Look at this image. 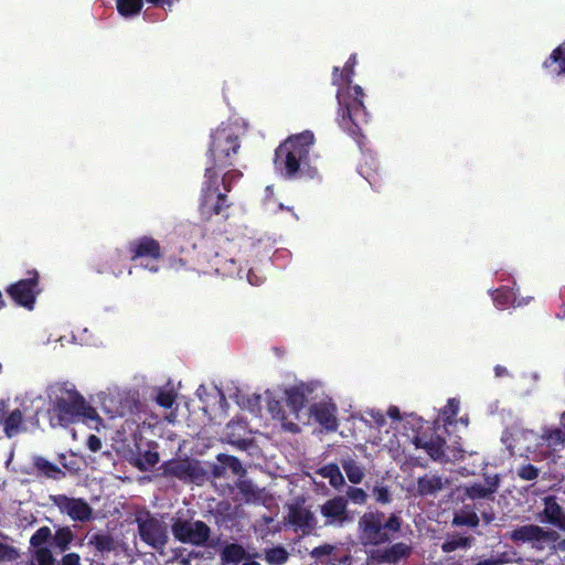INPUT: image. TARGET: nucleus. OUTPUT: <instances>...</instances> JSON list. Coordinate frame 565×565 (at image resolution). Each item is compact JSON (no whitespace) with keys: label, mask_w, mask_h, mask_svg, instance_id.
<instances>
[{"label":"nucleus","mask_w":565,"mask_h":565,"mask_svg":"<svg viewBox=\"0 0 565 565\" xmlns=\"http://www.w3.org/2000/svg\"><path fill=\"white\" fill-rule=\"evenodd\" d=\"M289 553L284 546H275L265 550V561L269 565H282L288 561Z\"/></svg>","instance_id":"2f4dec72"},{"label":"nucleus","mask_w":565,"mask_h":565,"mask_svg":"<svg viewBox=\"0 0 565 565\" xmlns=\"http://www.w3.org/2000/svg\"><path fill=\"white\" fill-rule=\"evenodd\" d=\"M347 499L355 504H364L367 498L366 492L361 488L350 487L347 490Z\"/></svg>","instance_id":"37998d69"},{"label":"nucleus","mask_w":565,"mask_h":565,"mask_svg":"<svg viewBox=\"0 0 565 565\" xmlns=\"http://www.w3.org/2000/svg\"><path fill=\"white\" fill-rule=\"evenodd\" d=\"M140 539L152 548L160 551L168 542L166 523L149 512L139 513L136 518Z\"/></svg>","instance_id":"423d86ee"},{"label":"nucleus","mask_w":565,"mask_h":565,"mask_svg":"<svg viewBox=\"0 0 565 565\" xmlns=\"http://www.w3.org/2000/svg\"><path fill=\"white\" fill-rule=\"evenodd\" d=\"M491 296L494 306L500 310L507 309L509 306L520 307L526 303L524 300H516L514 292L505 287L495 289Z\"/></svg>","instance_id":"412c9836"},{"label":"nucleus","mask_w":565,"mask_h":565,"mask_svg":"<svg viewBox=\"0 0 565 565\" xmlns=\"http://www.w3.org/2000/svg\"><path fill=\"white\" fill-rule=\"evenodd\" d=\"M497 488V480L490 482L489 486H484L482 483H473L466 488V494L473 500L489 498L495 492Z\"/></svg>","instance_id":"bb28decb"},{"label":"nucleus","mask_w":565,"mask_h":565,"mask_svg":"<svg viewBox=\"0 0 565 565\" xmlns=\"http://www.w3.org/2000/svg\"><path fill=\"white\" fill-rule=\"evenodd\" d=\"M494 373H495V376L497 377H502V376H507L509 374L507 367L504 366H501V365H497L494 367Z\"/></svg>","instance_id":"13d9d810"},{"label":"nucleus","mask_w":565,"mask_h":565,"mask_svg":"<svg viewBox=\"0 0 565 565\" xmlns=\"http://www.w3.org/2000/svg\"><path fill=\"white\" fill-rule=\"evenodd\" d=\"M460 403L457 398H449L447 405L440 411V417L445 425H450L459 412Z\"/></svg>","instance_id":"c9c22d12"},{"label":"nucleus","mask_w":565,"mask_h":565,"mask_svg":"<svg viewBox=\"0 0 565 565\" xmlns=\"http://www.w3.org/2000/svg\"><path fill=\"white\" fill-rule=\"evenodd\" d=\"M274 194V191H273V188L271 186H267L266 188V200L270 199Z\"/></svg>","instance_id":"052dcab7"},{"label":"nucleus","mask_w":565,"mask_h":565,"mask_svg":"<svg viewBox=\"0 0 565 565\" xmlns=\"http://www.w3.org/2000/svg\"><path fill=\"white\" fill-rule=\"evenodd\" d=\"M356 64V55L352 54L345 63L343 71L339 74V67L333 68V85L351 84L354 75V66Z\"/></svg>","instance_id":"b1692460"},{"label":"nucleus","mask_w":565,"mask_h":565,"mask_svg":"<svg viewBox=\"0 0 565 565\" xmlns=\"http://www.w3.org/2000/svg\"><path fill=\"white\" fill-rule=\"evenodd\" d=\"M409 554V547L404 543H396L383 551L372 553V558L377 563H395Z\"/></svg>","instance_id":"f3484780"},{"label":"nucleus","mask_w":565,"mask_h":565,"mask_svg":"<svg viewBox=\"0 0 565 565\" xmlns=\"http://www.w3.org/2000/svg\"><path fill=\"white\" fill-rule=\"evenodd\" d=\"M286 395L287 406L289 407L295 418L299 419V413L302 411L306 403L305 394L298 388H290L286 392Z\"/></svg>","instance_id":"a878e982"},{"label":"nucleus","mask_w":565,"mask_h":565,"mask_svg":"<svg viewBox=\"0 0 565 565\" xmlns=\"http://www.w3.org/2000/svg\"><path fill=\"white\" fill-rule=\"evenodd\" d=\"M459 422L465 425V426H468V423H469V419L467 416H463V417H460Z\"/></svg>","instance_id":"0e129e2a"},{"label":"nucleus","mask_w":565,"mask_h":565,"mask_svg":"<svg viewBox=\"0 0 565 565\" xmlns=\"http://www.w3.org/2000/svg\"><path fill=\"white\" fill-rule=\"evenodd\" d=\"M88 544L93 546L98 552H109L113 548V540L110 536L106 534H95L93 535Z\"/></svg>","instance_id":"4c0bfd02"},{"label":"nucleus","mask_w":565,"mask_h":565,"mask_svg":"<svg viewBox=\"0 0 565 565\" xmlns=\"http://www.w3.org/2000/svg\"><path fill=\"white\" fill-rule=\"evenodd\" d=\"M19 557V552L15 547L0 542V562H12Z\"/></svg>","instance_id":"c03bdc74"},{"label":"nucleus","mask_w":565,"mask_h":565,"mask_svg":"<svg viewBox=\"0 0 565 565\" xmlns=\"http://www.w3.org/2000/svg\"><path fill=\"white\" fill-rule=\"evenodd\" d=\"M320 513L324 518L326 526H343L347 522L351 521L348 511V499L338 495L327 500L320 505Z\"/></svg>","instance_id":"ddd939ff"},{"label":"nucleus","mask_w":565,"mask_h":565,"mask_svg":"<svg viewBox=\"0 0 565 565\" xmlns=\"http://www.w3.org/2000/svg\"><path fill=\"white\" fill-rule=\"evenodd\" d=\"M156 402L164 408H170L175 402V393L172 388H160L157 393Z\"/></svg>","instance_id":"ea45409f"},{"label":"nucleus","mask_w":565,"mask_h":565,"mask_svg":"<svg viewBox=\"0 0 565 565\" xmlns=\"http://www.w3.org/2000/svg\"><path fill=\"white\" fill-rule=\"evenodd\" d=\"M23 413L17 408L9 415L4 416V402H0V420L3 425L4 434L7 437L12 438L23 429Z\"/></svg>","instance_id":"dca6fc26"},{"label":"nucleus","mask_w":565,"mask_h":565,"mask_svg":"<svg viewBox=\"0 0 565 565\" xmlns=\"http://www.w3.org/2000/svg\"><path fill=\"white\" fill-rule=\"evenodd\" d=\"M288 522L303 534H309L317 524L315 514L302 503H295L289 508Z\"/></svg>","instance_id":"4468645a"},{"label":"nucleus","mask_w":565,"mask_h":565,"mask_svg":"<svg viewBox=\"0 0 565 565\" xmlns=\"http://www.w3.org/2000/svg\"><path fill=\"white\" fill-rule=\"evenodd\" d=\"M173 536L182 542L196 546L204 545L210 537V527L202 521H186L177 519L172 526Z\"/></svg>","instance_id":"0eeeda50"},{"label":"nucleus","mask_w":565,"mask_h":565,"mask_svg":"<svg viewBox=\"0 0 565 565\" xmlns=\"http://www.w3.org/2000/svg\"><path fill=\"white\" fill-rule=\"evenodd\" d=\"M243 177V172L236 169L226 171L222 177V184L224 189V193L226 195V192L231 191L232 184L238 181ZM227 207L226 201L223 204V210Z\"/></svg>","instance_id":"58836bf2"},{"label":"nucleus","mask_w":565,"mask_h":565,"mask_svg":"<svg viewBox=\"0 0 565 565\" xmlns=\"http://www.w3.org/2000/svg\"><path fill=\"white\" fill-rule=\"evenodd\" d=\"M497 564H498V562L497 561H492V559L484 561V563H483V565H497Z\"/></svg>","instance_id":"69168bd1"},{"label":"nucleus","mask_w":565,"mask_h":565,"mask_svg":"<svg viewBox=\"0 0 565 565\" xmlns=\"http://www.w3.org/2000/svg\"><path fill=\"white\" fill-rule=\"evenodd\" d=\"M26 279L11 285L8 288L10 297L19 305L29 310L33 309L36 295L40 292L38 289V273L33 271Z\"/></svg>","instance_id":"9b49d317"},{"label":"nucleus","mask_w":565,"mask_h":565,"mask_svg":"<svg viewBox=\"0 0 565 565\" xmlns=\"http://www.w3.org/2000/svg\"><path fill=\"white\" fill-rule=\"evenodd\" d=\"M334 551V546L331 545V544H323V545H320L318 547H315L312 551H311V556L313 558H321L323 556H328V555H331Z\"/></svg>","instance_id":"49530a36"},{"label":"nucleus","mask_w":565,"mask_h":565,"mask_svg":"<svg viewBox=\"0 0 565 565\" xmlns=\"http://www.w3.org/2000/svg\"><path fill=\"white\" fill-rule=\"evenodd\" d=\"M159 462V454L156 450L148 449L140 451L137 456L136 463L140 470L147 471Z\"/></svg>","instance_id":"473e14b6"},{"label":"nucleus","mask_w":565,"mask_h":565,"mask_svg":"<svg viewBox=\"0 0 565 565\" xmlns=\"http://www.w3.org/2000/svg\"><path fill=\"white\" fill-rule=\"evenodd\" d=\"M226 463L235 473H239L242 471V465L237 458L227 456Z\"/></svg>","instance_id":"5fc2aeb1"},{"label":"nucleus","mask_w":565,"mask_h":565,"mask_svg":"<svg viewBox=\"0 0 565 565\" xmlns=\"http://www.w3.org/2000/svg\"><path fill=\"white\" fill-rule=\"evenodd\" d=\"M50 500L62 514L67 515L73 521L86 522L93 516V509L84 499L54 494L50 497Z\"/></svg>","instance_id":"6e6552de"},{"label":"nucleus","mask_w":565,"mask_h":565,"mask_svg":"<svg viewBox=\"0 0 565 565\" xmlns=\"http://www.w3.org/2000/svg\"><path fill=\"white\" fill-rule=\"evenodd\" d=\"M250 557L248 556L247 559H245L246 562L243 563L242 565H260L259 563L255 562V561H250L249 559Z\"/></svg>","instance_id":"680f3d73"},{"label":"nucleus","mask_w":565,"mask_h":565,"mask_svg":"<svg viewBox=\"0 0 565 565\" xmlns=\"http://www.w3.org/2000/svg\"><path fill=\"white\" fill-rule=\"evenodd\" d=\"M58 565H82L81 556L77 553L65 554Z\"/></svg>","instance_id":"09e8293b"},{"label":"nucleus","mask_w":565,"mask_h":565,"mask_svg":"<svg viewBox=\"0 0 565 565\" xmlns=\"http://www.w3.org/2000/svg\"><path fill=\"white\" fill-rule=\"evenodd\" d=\"M446 481L435 475H425L417 481V488L420 495H430L440 491L445 487Z\"/></svg>","instance_id":"4be33fe9"},{"label":"nucleus","mask_w":565,"mask_h":565,"mask_svg":"<svg viewBox=\"0 0 565 565\" xmlns=\"http://www.w3.org/2000/svg\"><path fill=\"white\" fill-rule=\"evenodd\" d=\"M318 473L324 478L328 479L330 484L334 488H339L344 484V478L342 476V472L340 468L334 465H327L319 469Z\"/></svg>","instance_id":"cd10ccee"},{"label":"nucleus","mask_w":565,"mask_h":565,"mask_svg":"<svg viewBox=\"0 0 565 565\" xmlns=\"http://www.w3.org/2000/svg\"><path fill=\"white\" fill-rule=\"evenodd\" d=\"M290 256L289 252L288 250H277L275 254H274V262L277 263L280 258L281 259H285V258H288Z\"/></svg>","instance_id":"4d7b16f0"},{"label":"nucleus","mask_w":565,"mask_h":565,"mask_svg":"<svg viewBox=\"0 0 565 565\" xmlns=\"http://www.w3.org/2000/svg\"><path fill=\"white\" fill-rule=\"evenodd\" d=\"M543 437L547 440L550 446L562 445L565 440V435L559 428L546 430Z\"/></svg>","instance_id":"79ce46f5"},{"label":"nucleus","mask_w":565,"mask_h":565,"mask_svg":"<svg viewBox=\"0 0 565 565\" xmlns=\"http://www.w3.org/2000/svg\"><path fill=\"white\" fill-rule=\"evenodd\" d=\"M374 495L377 502L387 503L391 500L390 491L385 487H376Z\"/></svg>","instance_id":"de8ad7c7"},{"label":"nucleus","mask_w":565,"mask_h":565,"mask_svg":"<svg viewBox=\"0 0 565 565\" xmlns=\"http://www.w3.org/2000/svg\"><path fill=\"white\" fill-rule=\"evenodd\" d=\"M367 414L379 427L385 424V416L380 411L371 409Z\"/></svg>","instance_id":"603ef678"},{"label":"nucleus","mask_w":565,"mask_h":565,"mask_svg":"<svg viewBox=\"0 0 565 565\" xmlns=\"http://www.w3.org/2000/svg\"><path fill=\"white\" fill-rule=\"evenodd\" d=\"M139 425L135 420L126 419L118 430V439L122 443L136 441Z\"/></svg>","instance_id":"72a5a7b5"},{"label":"nucleus","mask_w":565,"mask_h":565,"mask_svg":"<svg viewBox=\"0 0 565 565\" xmlns=\"http://www.w3.org/2000/svg\"><path fill=\"white\" fill-rule=\"evenodd\" d=\"M544 516L559 530H565V513L553 498L545 499Z\"/></svg>","instance_id":"aec40b11"},{"label":"nucleus","mask_w":565,"mask_h":565,"mask_svg":"<svg viewBox=\"0 0 565 565\" xmlns=\"http://www.w3.org/2000/svg\"><path fill=\"white\" fill-rule=\"evenodd\" d=\"M471 541L472 540L469 537H463V536L455 537V539L446 541L443 544V550L445 552H452V551H456L457 548L469 547L471 545Z\"/></svg>","instance_id":"a19ab883"},{"label":"nucleus","mask_w":565,"mask_h":565,"mask_svg":"<svg viewBox=\"0 0 565 565\" xmlns=\"http://www.w3.org/2000/svg\"><path fill=\"white\" fill-rule=\"evenodd\" d=\"M54 545L61 551L65 552L68 550L71 543L74 540V533L68 526L58 527L54 535H52Z\"/></svg>","instance_id":"c756f323"},{"label":"nucleus","mask_w":565,"mask_h":565,"mask_svg":"<svg viewBox=\"0 0 565 565\" xmlns=\"http://www.w3.org/2000/svg\"><path fill=\"white\" fill-rule=\"evenodd\" d=\"M243 134L244 128L237 122H223L211 132L207 156L212 166L205 169V182L200 204L201 214L206 218L223 211L225 194H222L216 184V169L226 168L233 163L241 148L239 138Z\"/></svg>","instance_id":"f257e3e1"},{"label":"nucleus","mask_w":565,"mask_h":565,"mask_svg":"<svg viewBox=\"0 0 565 565\" xmlns=\"http://www.w3.org/2000/svg\"><path fill=\"white\" fill-rule=\"evenodd\" d=\"M130 252L132 259H147V263H141L146 269L156 273L159 270L158 260L161 256L160 245L157 241L150 237H141L130 244Z\"/></svg>","instance_id":"1a4fd4ad"},{"label":"nucleus","mask_w":565,"mask_h":565,"mask_svg":"<svg viewBox=\"0 0 565 565\" xmlns=\"http://www.w3.org/2000/svg\"><path fill=\"white\" fill-rule=\"evenodd\" d=\"M416 446L425 449L434 460H444L445 458V440L440 437L430 438L428 441L416 438Z\"/></svg>","instance_id":"5701e85b"},{"label":"nucleus","mask_w":565,"mask_h":565,"mask_svg":"<svg viewBox=\"0 0 565 565\" xmlns=\"http://www.w3.org/2000/svg\"><path fill=\"white\" fill-rule=\"evenodd\" d=\"M341 463L350 482L356 484L363 480L364 470L355 460L344 459Z\"/></svg>","instance_id":"7c9ffc66"},{"label":"nucleus","mask_w":565,"mask_h":565,"mask_svg":"<svg viewBox=\"0 0 565 565\" xmlns=\"http://www.w3.org/2000/svg\"><path fill=\"white\" fill-rule=\"evenodd\" d=\"M387 416L392 418L393 420H399L402 419V416L399 414V409L396 406H391L387 411Z\"/></svg>","instance_id":"6e6d98bb"},{"label":"nucleus","mask_w":565,"mask_h":565,"mask_svg":"<svg viewBox=\"0 0 565 565\" xmlns=\"http://www.w3.org/2000/svg\"><path fill=\"white\" fill-rule=\"evenodd\" d=\"M33 466L40 476L50 479L60 480L65 476V472L58 466L41 456L33 457Z\"/></svg>","instance_id":"6ab92c4d"},{"label":"nucleus","mask_w":565,"mask_h":565,"mask_svg":"<svg viewBox=\"0 0 565 565\" xmlns=\"http://www.w3.org/2000/svg\"><path fill=\"white\" fill-rule=\"evenodd\" d=\"M519 477L523 480H534L539 476V470L532 465L522 466L518 472Z\"/></svg>","instance_id":"a18cd8bd"},{"label":"nucleus","mask_w":565,"mask_h":565,"mask_svg":"<svg viewBox=\"0 0 565 565\" xmlns=\"http://www.w3.org/2000/svg\"><path fill=\"white\" fill-rule=\"evenodd\" d=\"M118 13L124 18L137 15L143 6L142 0H116Z\"/></svg>","instance_id":"c85d7f7f"},{"label":"nucleus","mask_w":565,"mask_h":565,"mask_svg":"<svg viewBox=\"0 0 565 565\" xmlns=\"http://www.w3.org/2000/svg\"><path fill=\"white\" fill-rule=\"evenodd\" d=\"M402 525L401 518L396 514L386 516L383 512H366L358 523L359 540L364 546H376L394 539Z\"/></svg>","instance_id":"39448f33"},{"label":"nucleus","mask_w":565,"mask_h":565,"mask_svg":"<svg viewBox=\"0 0 565 565\" xmlns=\"http://www.w3.org/2000/svg\"><path fill=\"white\" fill-rule=\"evenodd\" d=\"M107 413H109L110 417L114 418L118 415H121V413L119 411H107Z\"/></svg>","instance_id":"e2e57ef3"},{"label":"nucleus","mask_w":565,"mask_h":565,"mask_svg":"<svg viewBox=\"0 0 565 565\" xmlns=\"http://www.w3.org/2000/svg\"><path fill=\"white\" fill-rule=\"evenodd\" d=\"M551 63H559L556 75L565 74V42L552 52L550 58L544 62V67H548Z\"/></svg>","instance_id":"e433bc0d"},{"label":"nucleus","mask_w":565,"mask_h":565,"mask_svg":"<svg viewBox=\"0 0 565 565\" xmlns=\"http://www.w3.org/2000/svg\"><path fill=\"white\" fill-rule=\"evenodd\" d=\"M559 547H561L562 550H565V540H563V541L559 543Z\"/></svg>","instance_id":"774afa93"},{"label":"nucleus","mask_w":565,"mask_h":565,"mask_svg":"<svg viewBox=\"0 0 565 565\" xmlns=\"http://www.w3.org/2000/svg\"><path fill=\"white\" fill-rule=\"evenodd\" d=\"M452 523L457 526L476 527L479 524V518L477 513L471 510H460L455 513Z\"/></svg>","instance_id":"f704fd0d"},{"label":"nucleus","mask_w":565,"mask_h":565,"mask_svg":"<svg viewBox=\"0 0 565 565\" xmlns=\"http://www.w3.org/2000/svg\"><path fill=\"white\" fill-rule=\"evenodd\" d=\"M268 411L271 414V416L276 419H278L281 423V426L285 430L291 431V433H298L299 426L296 423L288 422L286 419V416L282 412L281 404L278 401H269L268 402Z\"/></svg>","instance_id":"393cba45"},{"label":"nucleus","mask_w":565,"mask_h":565,"mask_svg":"<svg viewBox=\"0 0 565 565\" xmlns=\"http://www.w3.org/2000/svg\"><path fill=\"white\" fill-rule=\"evenodd\" d=\"M483 518H484L487 523H490L493 520V516L492 515H488V514H484Z\"/></svg>","instance_id":"338daca9"},{"label":"nucleus","mask_w":565,"mask_h":565,"mask_svg":"<svg viewBox=\"0 0 565 565\" xmlns=\"http://www.w3.org/2000/svg\"><path fill=\"white\" fill-rule=\"evenodd\" d=\"M363 90L359 85L339 88L337 99L339 104L338 122L339 126L353 137L362 149V136L360 125L369 121V114L363 104Z\"/></svg>","instance_id":"7ed1b4c3"},{"label":"nucleus","mask_w":565,"mask_h":565,"mask_svg":"<svg viewBox=\"0 0 565 565\" xmlns=\"http://www.w3.org/2000/svg\"><path fill=\"white\" fill-rule=\"evenodd\" d=\"M557 534L553 531H544L542 527L534 524H526L515 529L511 533V540L514 542H530L539 550H543L546 544H552L556 541Z\"/></svg>","instance_id":"f8f14e48"},{"label":"nucleus","mask_w":565,"mask_h":565,"mask_svg":"<svg viewBox=\"0 0 565 565\" xmlns=\"http://www.w3.org/2000/svg\"><path fill=\"white\" fill-rule=\"evenodd\" d=\"M52 531L49 526L38 529L30 539V552L38 565H54L55 558L49 546Z\"/></svg>","instance_id":"9d476101"},{"label":"nucleus","mask_w":565,"mask_h":565,"mask_svg":"<svg viewBox=\"0 0 565 565\" xmlns=\"http://www.w3.org/2000/svg\"><path fill=\"white\" fill-rule=\"evenodd\" d=\"M147 2L149 3H152V4H168L169 7L172 4V0H146Z\"/></svg>","instance_id":"bf43d9fd"},{"label":"nucleus","mask_w":565,"mask_h":565,"mask_svg":"<svg viewBox=\"0 0 565 565\" xmlns=\"http://www.w3.org/2000/svg\"><path fill=\"white\" fill-rule=\"evenodd\" d=\"M315 137L309 130L289 137L275 153V168L287 179H294L306 163Z\"/></svg>","instance_id":"20e7f679"},{"label":"nucleus","mask_w":565,"mask_h":565,"mask_svg":"<svg viewBox=\"0 0 565 565\" xmlns=\"http://www.w3.org/2000/svg\"><path fill=\"white\" fill-rule=\"evenodd\" d=\"M335 413L337 407L331 403H317L310 407V414L327 430H335L338 428Z\"/></svg>","instance_id":"2eb2a0df"},{"label":"nucleus","mask_w":565,"mask_h":565,"mask_svg":"<svg viewBox=\"0 0 565 565\" xmlns=\"http://www.w3.org/2000/svg\"><path fill=\"white\" fill-rule=\"evenodd\" d=\"M223 565H238L248 558L245 548L236 543L226 544L220 553Z\"/></svg>","instance_id":"a211bd4d"},{"label":"nucleus","mask_w":565,"mask_h":565,"mask_svg":"<svg viewBox=\"0 0 565 565\" xmlns=\"http://www.w3.org/2000/svg\"><path fill=\"white\" fill-rule=\"evenodd\" d=\"M168 471L178 477V478H184L185 475H186V468H185V465L184 463H181V462H174L172 463Z\"/></svg>","instance_id":"8fccbe9b"},{"label":"nucleus","mask_w":565,"mask_h":565,"mask_svg":"<svg viewBox=\"0 0 565 565\" xmlns=\"http://www.w3.org/2000/svg\"><path fill=\"white\" fill-rule=\"evenodd\" d=\"M50 422L52 426H67L83 422L97 428L99 417L70 383H54L47 387Z\"/></svg>","instance_id":"f03ea898"},{"label":"nucleus","mask_w":565,"mask_h":565,"mask_svg":"<svg viewBox=\"0 0 565 565\" xmlns=\"http://www.w3.org/2000/svg\"><path fill=\"white\" fill-rule=\"evenodd\" d=\"M86 445L88 447V449L93 452H97L102 449V441L100 439L95 436V435H90L88 438H87V441H86Z\"/></svg>","instance_id":"3c124183"},{"label":"nucleus","mask_w":565,"mask_h":565,"mask_svg":"<svg viewBox=\"0 0 565 565\" xmlns=\"http://www.w3.org/2000/svg\"><path fill=\"white\" fill-rule=\"evenodd\" d=\"M247 280L253 286H259L260 284H263L265 278L250 269L247 274Z\"/></svg>","instance_id":"864d4df0"}]
</instances>
